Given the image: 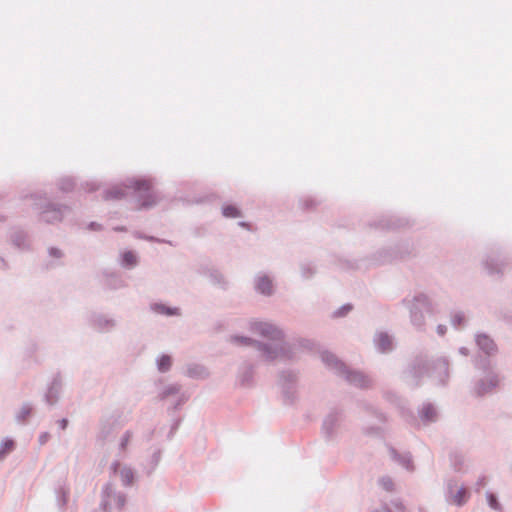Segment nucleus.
I'll return each instance as SVG.
<instances>
[{"mask_svg":"<svg viewBox=\"0 0 512 512\" xmlns=\"http://www.w3.org/2000/svg\"><path fill=\"white\" fill-rule=\"evenodd\" d=\"M255 328L261 335L265 337H270L272 339L280 338L281 332L271 324L258 323L256 324Z\"/></svg>","mask_w":512,"mask_h":512,"instance_id":"f257e3e1","label":"nucleus"},{"mask_svg":"<svg viewBox=\"0 0 512 512\" xmlns=\"http://www.w3.org/2000/svg\"><path fill=\"white\" fill-rule=\"evenodd\" d=\"M120 469V476L125 485H130L133 481V472L129 468H121L119 463L113 464L114 473H118Z\"/></svg>","mask_w":512,"mask_h":512,"instance_id":"f03ea898","label":"nucleus"},{"mask_svg":"<svg viewBox=\"0 0 512 512\" xmlns=\"http://www.w3.org/2000/svg\"><path fill=\"white\" fill-rule=\"evenodd\" d=\"M477 343L481 349H483L487 354L492 353L495 350V344L492 339H490L487 335H478Z\"/></svg>","mask_w":512,"mask_h":512,"instance_id":"7ed1b4c3","label":"nucleus"},{"mask_svg":"<svg viewBox=\"0 0 512 512\" xmlns=\"http://www.w3.org/2000/svg\"><path fill=\"white\" fill-rule=\"evenodd\" d=\"M272 282L267 277H261L257 281V290L262 294L270 295L272 292Z\"/></svg>","mask_w":512,"mask_h":512,"instance_id":"20e7f679","label":"nucleus"},{"mask_svg":"<svg viewBox=\"0 0 512 512\" xmlns=\"http://www.w3.org/2000/svg\"><path fill=\"white\" fill-rule=\"evenodd\" d=\"M469 493L466 488L460 487L457 492L452 496V502L456 505H463L467 502Z\"/></svg>","mask_w":512,"mask_h":512,"instance_id":"39448f33","label":"nucleus"},{"mask_svg":"<svg viewBox=\"0 0 512 512\" xmlns=\"http://www.w3.org/2000/svg\"><path fill=\"white\" fill-rule=\"evenodd\" d=\"M125 195V190L122 187H113L106 192L105 199H120Z\"/></svg>","mask_w":512,"mask_h":512,"instance_id":"423d86ee","label":"nucleus"},{"mask_svg":"<svg viewBox=\"0 0 512 512\" xmlns=\"http://www.w3.org/2000/svg\"><path fill=\"white\" fill-rule=\"evenodd\" d=\"M223 215L229 218H236L240 216V211L233 205H227L223 207Z\"/></svg>","mask_w":512,"mask_h":512,"instance_id":"0eeeda50","label":"nucleus"},{"mask_svg":"<svg viewBox=\"0 0 512 512\" xmlns=\"http://www.w3.org/2000/svg\"><path fill=\"white\" fill-rule=\"evenodd\" d=\"M171 367V358L167 355H162L158 360V368L160 371L165 372Z\"/></svg>","mask_w":512,"mask_h":512,"instance_id":"6e6552de","label":"nucleus"},{"mask_svg":"<svg viewBox=\"0 0 512 512\" xmlns=\"http://www.w3.org/2000/svg\"><path fill=\"white\" fill-rule=\"evenodd\" d=\"M151 187L152 184L150 180H138L134 183V188L137 191L147 192L150 191Z\"/></svg>","mask_w":512,"mask_h":512,"instance_id":"1a4fd4ad","label":"nucleus"},{"mask_svg":"<svg viewBox=\"0 0 512 512\" xmlns=\"http://www.w3.org/2000/svg\"><path fill=\"white\" fill-rule=\"evenodd\" d=\"M378 345L382 351H386L391 347V341L388 336L380 335L378 338Z\"/></svg>","mask_w":512,"mask_h":512,"instance_id":"9d476101","label":"nucleus"},{"mask_svg":"<svg viewBox=\"0 0 512 512\" xmlns=\"http://www.w3.org/2000/svg\"><path fill=\"white\" fill-rule=\"evenodd\" d=\"M123 262L125 263V265L127 266H133L136 264L137 262V259H136V256L133 252L131 251H128V252H125L123 254Z\"/></svg>","mask_w":512,"mask_h":512,"instance_id":"9b49d317","label":"nucleus"},{"mask_svg":"<svg viewBox=\"0 0 512 512\" xmlns=\"http://www.w3.org/2000/svg\"><path fill=\"white\" fill-rule=\"evenodd\" d=\"M422 417L426 420H433L435 417V410L432 406H426L422 410Z\"/></svg>","mask_w":512,"mask_h":512,"instance_id":"f8f14e48","label":"nucleus"},{"mask_svg":"<svg viewBox=\"0 0 512 512\" xmlns=\"http://www.w3.org/2000/svg\"><path fill=\"white\" fill-rule=\"evenodd\" d=\"M380 483L387 491H391L393 489V482L390 478H383Z\"/></svg>","mask_w":512,"mask_h":512,"instance_id":"ddd939ff","label":"nucleus"},{"mask_svg":"<svg viewBox=\"0 0 512 512\" xmlns=\"http://www.w3.org/2000/svg\"><path fill=\"white\" fill-rule=\"evenodd\" d=\"M487 499H488V502H489V505L491 506V508H493V509H498L499 508V503H498L495 495L488 494L487 495Z\"/></svg>","mask_w":512,"mask_h":512,"instance_id":"4468645a","label":"nucleus"},{"mask_svg":"<svg viewBox=\"0 0 512 512\" xmlns=\"http://www.w3.org/2000/svg\"><path fill=\"white\" fill-rule=\"evenodd\" d=\"M323 360H324L325 362H327L328 364H331V363H335V364H337V363H338V361L336 360V358H335L333 355H331V354H324V355H323Z\"/></svg>","mask_w":512,"mask_h":512,"instance_id":"2eb2a0df","label":"nucleus"},{"mask_svg":"<svg viewBox=\"0 0 512 512\" xmlns=\"http://www.w3.org/2000/svg\"><path fill=\"white\" fill-rule=\"evenodd\" d=\"M60 219H61L60 212L59 211H54L53 212V216L52 217H47L45 220L47 222H51V221L60 220Z\"/></svg>","mask_w":512,"mask_h":512,"instance_id":"dca6fc26","label":"nucleus"},{"mask_svg":"<svg viewBox=\"0 0 512 512\" xmlns=\"http://www.w3.org/2000/svg\"><path fill=\"white\" fill-rule=\"evenodd\" d=\"M129 439H130V434H129V433H127V434L124 436L123 441H122V443H121V447H122L123 449H125L126 445H127V444H128V442H129Z\"/></svg>","mask_w":512,"mask_h":512,"instance_id":"f3484780","label":"nucleus"},{"mask_svg":"<svg viewBox=\"0 0 512 512\" xmlns=\"http://www.w3.org/2000/svg\"><path fill=\"white\" fill-rule=\"evenodd\" d=\"M12 447H13V442H12V441H6V442L4 443V449H6V450H11V449H12Z\"/></svg>","mask_w":512,"mask_h":512,"instance_id":"a211bd4d","label":"nucleus"},{"mask_svg":"<svg viewBox=\"0 0 512 512\" xmlns=\"http://www.w3.org/2000/svg\"><path fill=\"white\" fill-rule=\"evenodd\" d=\"M235 340L236 341H241V342H243L244 344H247V345L251 343V340L250 339H246V338H238V337H236Z\"/></svg>","mask_w":512,"mask_h":512,"instance_id":"6ab92c4d","label":"nucleus"},{"mask_svg":"<svg viewBox=\"0 0 512 512\" xmlns=\"http://www.w3.org/2000/svg\"><path fill=\"white\" fill-rule=\"evenodd\" d=\"M61 425H63V428H65L66 420H63V421L61 422Z\"/></svg>","mask_w":512,"mask_h":512,"instance_id":"aec40b11","label":"nucleus"},{"mask_svg":"<svg viewBox=\"0 0 512 512\" xmlns=\"http://www.w3.org/2000/svg\"><path fill=\"white\" fill-rule=\"evenodd\" d=\"M61 425H63V428H65L66 420H63V421L61 422Z\"/></svg>","mask_w":512,"mask_h":512,"instance_id":"412c9836","label":"nucleus"},{"mask_svg":"<svg viewBox=\"0 0 512 512\" xmlns=\"http://www.w3.org/2000/svg\"><path fill=\"white\" fill-rule=\"evenodd\" d=\"M343 309H345V310L349 311V310H351V307H347V308H346V307H344Z\"/></svg>","mask_w":512,"mask_h":512,"instance_id":"4be33fe9","label":"nucleus"}]
</instances>
